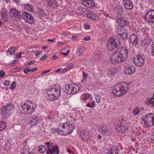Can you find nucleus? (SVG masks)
<instances>
[{"mask_svg": "<svg viewBox=\"0 0 154 154\" xmlns=\"http://www.w3.org/2000/svg\"><path fill=\"white\" fill-rule=\"evenodd\" d=\"M61 88L60 86L55 85L48 88L46 91V98L50 101L56 100L60 95Z\"/></svg>", "mask_w": 154, "mask_h": 154, "instance_id": "obj_1", "label": "nucleus"}, {"mask_svg": "<svg viewBox=\"0 0 154 154\" xmlns=\"http://www.w3.org/2000/svg\"><path fill=\"white\" fill-rule=\"evenodd\" d=\"M74 126L69 121L60 123L58 125L57 131L59 134L64 135L70 134L74 129Z\"/></svg>", "mask_w": 154, "mask_h": 154, "instance_id": "obj_2", "label": "nucleus"}, {"mask_svg": "<svg viewBox=\"0 0 154 154\" xmlns=\"http://www.w3.org/2000/svg\"><path fill=\"white\" fill-rule=\"evenodd\" d=\"M128 84L124 82L118 83L112 89V94L118 97L122 95L128 91Z\"/></svg>", "mask_w": 154, "mask_h": 154, "instance_id": "obj_3", "label": "nucleus"}, {"mask_svg": "<svg viewBox=\"0 0 154 154\" xmlns=\"http://www.w3.org/2000/svg\"><path fill=\"white\" fill-rule=\"evenodd\" d=\"M21 112L26 115H29L35 112L37 107V105L34 103L29 100L26 101L21 104Z\"/></svg>", "mask_w": 154, "mask_h": 154, "instance_id": "obj_4", "label": "nucleus"}, {"mask_svg": "<svg viewBox=\"0 0 154 154\" xmlns=\"http://www.w3.org/2000/svg\"><path fill=\"white\" fill-rule=\"evenodd\" d=\"M143 126L146 128H149L154 125V113H150L146 115L142 120Z\"/></svg>", "mask_w": 154, "mask_h": 154, "instance_id": "obj_5", "label": "nucleus"}, {"mask_svg": "<svg viewBox=\"0 0 154 154\" xmlns=\"http://www.w3.org/2000/svg\"><path fill=\"white\" fill-rule=\"evenodd\" d=\"M127 122L122 118H120L115 126L116 130L119 133L126 132L128 130Z\"/></svg>", "mask_w": 154, "mask_h": 154, "instance_id": "obj_6", "label": "nucleus"}, {"mask_svg": "<svg viewBox=\"0 0 154 154\" xmlns=\"http://www.w3.org/2000/svg\"><path fill=\"white\" fill-rule=\"evenodd\" d=\"M90 95L88 94L83 93L81 95V100L86 103V106L87 107L93 108L96 106L94 100H92Z\"/></svg>", "mask_w": 154, "mask_h": 154, "instance_id": "obj_7", "label": "nucleus"}, {"mask_svg": "<svg viewBox=\"0 0 154 154\" xmlns=\"http://www.w3.org/2000/svg\"><path fill=\"white\" fill-rule=\"evenodd\" d=\"M82 86L81 85H76L73 84L65 86V91L68 94H74L77 92L80 89Z\"/></svg>", "mask_w": 154, "mask_h": 154, "instance_id": "obj_8", "label": "nucleus"}, {"mask_svg": "<svg viewBox=\"0 0 154 154\" xmlns=\"http://www.w3.org/2000/svg\"><path fill=\"white\" fill-rule=\"evenodd\" d=\"M120 45V42L118 39H109L107 44V49L109 51L118 48Z\"/></svg>", "mask_w": 154, "mask_h": 154, "instance_id": "obj_9", "label": "nucleus"}, {"mask_svg": "<svg viewBox=\"0 0 154 154\" xmlns=\"http://www.w3.org/2000/svg\"><path fill=\"white\" fill-rule=\"evenodd\" d=\"M14 109V106L11 103H8L5 106L2 107L1 108L5 118H8L10 116V113L13 111Z\"/></svg>", "mask_w": 154, "mask_h": 154, "instance_id": "obj_10", "label": "nucleus"}, {"mask_svg": "<svg viewBox=\"0 0 154 154\" xmlns=\"http://www.w3.org/2000/svg\"><path fill=\"white\" fill-rule=\"evenodd\" d=\"M111 62L112 63L116 64L124 61L125 59L116 51L114 52L110 57Z\"/></svg>", "mask_w": 154, "mask_h": 154, "instance_id": "obj_11", "label": "nucleus"}, {"mask_svg": "<svg viewBox=\"0 0 154 154\" xmlns=\"http://www.w3.org/2000/svg\"><path fill=\"white\" fill-rule=\"evenodd\" d=\"M134 63L137 66H141L143 65L145 62V56L143 54H137L133 60Z\"/></svg>", "mask_w": 154, "mask_h": 154, "instance_id": "obj_12", "label": "nucleus"}, {"mask_svg": "<svg viewBox=\"0 0 154 154\" xmlns=\"http://www.w3.org/2000/svg\"><path fill=\"white\" fill-rule=\"evenodd\" d=\"M10 17L14 21H18L20 18L21 13L20 11L15 8H13L10 10L9 12Z\"/></svg>", "mask_w": 154, "mask_h": 154, "instance_id": "obj_13", "label": "nucleus"}, {"mask_svg": "<svg viewBox=\"0 0 154 154\" xmlns=\"http://www.w3.org/2000/svg\"><path fill=\"white\" fill-rule=\"evenodd\" d=\"M47 148V151L50 154H57L59 153L58 150V147L57 145H53L51 142H47L45 143Z\"/></svg>", "mask_w": 154, "mask_h": 154, "instance_id": "obj_14", "label": "nucleus"}, {"mask_svg": "<svg viewBox=\"0 0 154 154\" xmlns=\"http://www.w3.org/2000/svg\"><path fill=\"white\" fill-rule=\"evenodd\" d=\"M116 31V34L119 35L118 38L120 37L121 38H128L127 30L126 29H124L123 27H119L118 28Z\"/></svg>", "mask_w": 154, "mask_h": 154, "instance_id": "obj_15", "label": "nucleus"}, {"mask_svg": "<svg viewBox=\"0 0 154 154\" xmlns=\"http://www.w3.org/2000/svg\"><path fill=\"white\" fill-rule=\"evenodd\" d=\"M136 71V69L134 66L131 64H127L125 67L124 70V72L127 75H131Z\"/></svg>", "mask_w": 154, "mask_h": 154, "instance_id": "obj_16", "label": "nucleus"}, {"mask_svg": "<svg viewBox=\"0 0 154 154\" xmlns=\"http://www.w3.org/2000/svg\"><path fill=\"white\" fill-rule=\"evenodd\" d=\"M145 20L148 22H154V10L150 9L146 14Z\"/></svg>", "mask_w": 154, "mask_h": 154, "instance_id": "obj_17", "label": "nucleus"}, {"mask_svg": "<svg viewBox=\"0 0 154 154\" xmlns=\"http://www.w3.org/2000/svg\"><path fill=\"white\" fill-rule=\"evenodd\" d=\"M22 17L26 22L29 24H32L34 21V18L32 16L27 12H24L22 14Z\"/></svg>", "mask_w": 154, "mask_h": 154, "instance_id": "obj_18", "label": "nucleus"}, {"mask_svg": "<svg viewBox=\"0 0 154 154\" xmlns=\"http://www.w3.org/2000/svg\"><path fill=\"white\" fill-rule=\"evenodd\" d=\"M117 53L120 54L123 58L125 60L127 58L128 55L127 49L125 47H122L119 48L116 51Z\"/></svg>", "mask_w": 154, "mask_h": 154, "instance_id": "obj_19", "label": "nucleus"}, {"mask_svg": "<svg viewBox=\"0 0 154 154\" xmlns=\"http://www.w3.org/2000/svg\"><path fill=\"white\" fill-rule=\"evenodd\" d=\"M123 5L125 9L129 10L132 9L133 7V3L130 0H123Z\"/></svg>", "mask_w": 154, "mask_h": 154, "instance_id": "obj_20", "label": "nucleus"}, {"mask_svg": "<svg viewBox=\"0 0 154 154\" xmlns=\"http://www.w3.org/2000/svg\"><path fill=\"white\" fill-rule=\"evenodd\" d=\"M117 22L118 23L120 27H123L126 26L128 23V20L125 17L119 18L117 20Z\"/></svg>", "mask_w": 154, "mask_h": 154, "instance_id": "obj_21", "label": "nucleus"}, {"mask_svg": "<svg viewBox=\"0 0 154 154\" xmlns=\"http://www.w3.org/2000/svg\"><path fill=\"white\" fill-rule=\"evenodd\" d=\"M82 4L88 8H93L95 6V3L93 0H83Z\"/></svg>", "mask_w": 154, "mask_h": 154, "instance_id": "obj_22", "label": "nucleus"}, {"mask_svg": "<svg viewBox=\"0 0 154 154\" xmlns=\"http://www.w3.org/2000/svg\"><path fill=\"white\" fill-rule=\"evenodd\" d=\"M42 120V118L38 116H33L30 122V124L33 125L41 122Z\"/></svg>", "mask_w": 154, "mask_h": 154, "instance_id": "obj_23", "label": "nucleus"}, {"mask_svg": "<svg viewBox=\"0 0 154 154\" xmlns=\"http://www.w3.org/2000/svg\"><path fill=\"white\" fill-rule=\"evenodd\" d=\"M47 5L52 8H56L58 6V3L56 0H46Z\"/></svg>", "mask_w": 154, "mask_h": 154, "instance_id": "obj_24", "label": "nucleus"}, {"mask_svg": "<svg viewBox=\"0 0 154 154\" xmlns=\"http://www.w3.org/2000/svg\"><path fill=\"white\" fill-rule=\"evenodd\" d=\"M1 17L3 20V24H5L8 21V13L6 11H2L1 13Z\"/></svg>", "mask_w": 154, "mask_h": 154, "instance_id": "obj_25", "label": "nucleus"}, {"mask_svg": "<svg viewBox=\"0 0 154 154\" xmlns=\"http://www.w3.org/2000/svg\"><path fill=\"white\" fill-rule=\"evenodd\" d=\"M89 132L87 131L85 132L82 133L81 134V136L82 140L84 141H86L89 139Z\"/></svg>", "mask_w": 154, "mask_h": 154, "instance_id": "obj_26", "label": "nucleus"}, {"mask_svg": "<svg viewBox=\"0 0 154 154\" xmlns=\"http://www.w3.org/2000/svg\"><path fill=\"white\" fill-rule=\"evenodd\" d=\"M119 152V149L117 146L112 148L108 150L106 154H118Z\"/></svg>", "mask_w": 154, "mask_h": 154, "instance_id": "obj_27", "label": "nucleus"}, {"mask_svg": "<svg viewBox=\"0 0 154 154\" xmlns=\"http://www.w3.org/2000/svg\"><path fill=\"white\" fill-rule=\"evenodd\" d=\"M74 65V64L72 63H66L64 66L66 67V68L63 69L62 70L61 73H63L66 71L67 70L69 69L72 68Z\"/></svg>", "mask_w": 154, "mask_h": 154, "instance_id": "obj_28", "label": "nucleus"}, {"mask_svg": "<svg viewBox=\"0 0 154 154\" xmlns=\"http://www.w3.org/2000/svg\"><path fill=\"white\" fill-rule=\"evenodd\" d=\"M115 10L118 14H121L123 12V8L122 6L120 5H118L115 7Z\"/></svg>", "mask_w": 154, "mask_h": 154, "instance_id": "obj_29", "label": "nucleus"}, {"mask_svg": "<svg viewBox=\"0 0 154 154\" xmlns=\"http://www.w3.org/2000/svg\"><path fill=\"white\" fill-rule=\"evenodd\" d=\"M84 48L83 46H79L77 49L76 53L77 56H80L84 52Z\"/></svg>", "mask_w": 154, "mask_h": 154, "instance_id": "obj_30", "label": "nucleus"}, {"mask_svg": "<svg viewBox=\"0 0 154 154\" xmlns=\"http://www.w3.org/2000/svg\"><path fill=\"white\" fill-rule=\"evenodd\" d=\"M117 72V69L115 68L111 67L108 70V74L109 75H113Z\"/></svg>", "mask_w": 154, "mask_h": 154, "instance_id": "obj_31", "label": "nucleus"}, {"mask_svg": "<svg viewBox=\"0 0 154 154\" xmlns=\"http://www.w3.org/2000/svg\"><path fill=\"white\" fill-rule=\"evenodd\" d=\"M23 5L25 9L26 10L31 12H32V11H33L32 6L29 4H27Z\"/></svg>", "mask_w": 154, "mask_h": 154, "instance_id": "obj_32", "label": "nucleus"}, {"mask_svg": "<svg viewBox=\"0 0 154 154\" xmlns=\"http://www.w3.org/2000/svg\"><path fill=\"white\" fill-rule=\"evenodd\" d=\"M100 131L102 132V134L104 135L108 133V130L107 127H102L99 130Z\"/></svg>", "mask_w": 154, "mask_h": 154, "instance_id": "obj_33", "label": "nucleus"}, {"mask_svg": "<svg viewBox=\"0 0 154 154\" xmlns=\"http://www.w3.org/2000/svg\"><path fill=\"white\" fill-rule=\"evenodd\" d=\"M85 11L82 8L78 7L76 9V13L78 15H82Z\"/></svg>", "mask_w": 154, "mask_h": 154, "instance_id": "obj_34", "label": "nucleus"}, {"mask_svg": "<svg viewBox=\"0 0 154 154\" xmlns=\"http://www.w3.org/2000/svg\"><path fill=\"white\" fill-rule=\"evenodd\" d=\"M6 127V123L2 120L0 119V131L4 129Z\"/></svg>", "mask_w": 154, "mask_h": 154, "instance_id": "obj_35", "label": "nucleus"}, {"mask_svg": "<svg viewBox=\"0 0 154 154\" xmlns=\"http://www.w3.org/2000/svg\"><path fill=\"white\" fill-rule=\"evenodd\" d=\"M140 111V109L139 107H137L133 111V112L135 115H137L139 114Z\"/></svg>", "mask_w": 154, "mask_h": 154, "instance_id": "obj_36", "label": "nucleus"}, {"mask_svg": "<svg viewBox=\"0 0 154 154\" xmlns=\"http://www.w3.org/2000/svg\"><path fill=\"white\" fill-rule=\"evenodd\" d=\"M46 150V148L43 146H41L39 147V151L42 153H44Z\"/></svg>", "mask_w": 154, "mask_h": 154, "instance_id": "obj_37", "label": "nucleus"}, {"mask_svg": "<svg viewBox=\"0 0 154 154\" xmlns=\"http://www.w3.org/2000/svg\"><path fill=\"white\" fill-rule=\"evenodd\" d=\"M130 42L133 45L136 46L138 43L137 39H130Z\"/></svg>", "mask_w": 154, "mask_h": 154, "instance_id": "obj_38", "label": "nucleus"}, {"mask_svg": "<svg viewBox=\"0 0 154 154\" xmlns=\"http://www.w3.org/2000/svg\"><path fill=\"white\" fill-rule=\"evenodd\" d=\"M148 104L152 106L154 105V92L153 94V96L148 100Z\"/></svg>", "mask_w": 154, "mask_h": 154, "instance_id": "obj_39", "label": "nucleus"}, {"mask_svg": "<svg viewBox=\"0 0 154 154\" xmlns=\"http://www.w3.org/2000/svg\"><path fill=\"white\" fill-rule=\"evenodd\" d=\"M14 54L15 52V48L14 47H12L9 48L7 52L9 53V54L12 55V52Z\"/></svg>", "mask_w": 154, "mask_h": 154, "instance_id": "obj_40", "label": "nucleus"}, {"mask_svg": "<svg viewBox=\"0 0 154 154\" xmlns=\"http://www.w3.org/2000/svg\"><path fill=\"white\" fill-rule=\"evenodd\" d=\"M21 68L20 67H17L13 69V71L15 73L17 72L21 69Z\"/></svg>", "mask_w": 154, "mask_h": 154, "instance_id": "obj_41", "label": "nucleus"}, {"mask_svg": "<svg viewBox=\"0 0 154 154\" xmlns=\"http://www.w3.org/2000/svg\"><path fill=\"white\" fill-rule=\"evenodd\" d=\"M93 14H88L87 15V17L90 19H91L92 20H96V18H95L93 16Z\"/></svg>", "mask_w": 154, "mask_h": 154, "instance_id": "obj_42", "label": "nucleus"}, {"mask_svg": "<svg viewBox=\"0 0 154 154\" xmlns=\"http://www.w3.org/2000/svg\"><path fill=\"white\" fill-rule=\"evenodd\" d=\"M93 14H88L87 15V17L90 19H91L92 20H96V18H95L93 16Z\"/></svg>", "mask_w": 154, "mask_h": 154, "instance_id": "obj_43", "label": "nucleus"}, {"mask_svg": "<svg viewBox=\"0 0 154 154\" xmlns=\"http://www.w3.org/2000/svg\"><path fill=\"white\" fill-rule=\"evenodd\" d=\"M141 44L143 46L148 45V43L146 42V39H143L141 42Z\"/></svg>", "mask_w": 154, "mask_h": 154, "instance_id": "obj_44", "label": "nucleus"}, {"mask_svg": "<svg viewBox=\"0 0 154 154\" xmlns=\"http://www.w3.org/2000/svg\"><path fill=\"white\" fill-rule=\"evenodd\" d=\"M90 27V26L88 23H85L84 24V27L86 29H89Z\"/></svg>", "mask_w": 154, "mask_h": 154, "instance_id": "obj_45", "label": "nucleus"}, {"mask_svg": "<svg viewBox=\"0 0 154 154\" xmlns=\"http://www.w3.org/2000/svg\"><path fill=\"white\" fill-rule=\"evenodd\" d=\"M83 75L82 76V79L83 80H85L88 76V73H86L84 72H83Z\"/></svg>", "mask_w": 154, "mask_h": 154, "instance_id": "obj_46", "label": "nucleus"}, {"mask_svg": "<svg viewBox=\"0 0 154 154\" xmlns=\"http://www.w3.org/2000/svg\"><path fill=\"white\" fill-rule=\"evenodd\" d=\"M151 55L154 57V42L153 43L152 45V51L150 53Z\"/></svg>", "mask_w": 154, "mask_h": 154, "instance_id": "obj_47", "label": "nucleus"}, {"mask_svg": "<svg viewBox=\"0 0 154 154\" xmlns=\"http://www.w3.org/2000/svg\"><path fill=\"white\" fill-rule=\"evenodd\" d=\"M42 51H39L37 53L35 54V58H37L39 56V55L42 54Z\"/></svg>", "mask_w": 154, "mask_h": 154, "instance_id": "obj_48", "label": "nucleus"}, {"mask_svg": "<svg viewBox=\"0 0 154 154\" xmlns=\"http://www.w3.org/2000/svg\"><path fill=\"white\" fill-rule=\"evenodd\" d=\"M15 83H16L14 82H12L11 85L10 87V88L11 89H13L14 88L15 86Z\"/></svg>", "mask_w": 154, "mask_h": 154, "instance_id": "obj_49", "label": "nucleus"}, {"mask_svg": "<svg viewBox=\"0 0 154 154\" xmlns=\"http://www.w3.org/2000/svg\"><path fill=\"white\" fill-rule=\"evenodd\" d=\"M10 82L9 81L6 80L4 82V85L7 86H8L9 85Z\"/></svg>", "mask_w": 154, "mask_h": 154, "instance_id": "obj_50", "label": "nucleus"}, {"mask_svg": "<svg viewBox=\"0 0 154 154\" xmlns=\"http://www.w3.org/2000/svg\"><path fill=\"white\" fill-rule=\"evenodd\" d=\"M97 103H99L100 100V97L99 96H96L95 97Z\"/></svg>", "mask_w": 154, "mask_h": 154, "instance_id": "obj_51", "label": "nucleus"}, {"mask_svg": "<svg viewBox=\"0 0 154 154\" xmlns=\"http://www.w3.org/2000/svg\"><path fill=\"white\" fill-rule=\"evenodd\" d=\"M130 38H137V36L134 33L132 34L130 36Z\"/></svg>", "mask_w": 154, "mask_h": 154, "instance_id": "obj_52", "label": "nucleus"}, {"mask_svg": "<svg viewBox=\"0 0 154 154\" xmlns=\"http://www.w3.org/2000/svg\"><path fill=\"white\" fill-rule=\"evenodd\" d=\"M5 75V72L3 71H0V77H3Z\"/></svg>", "mask_w": 154, "mask_h": 154, "instance_id": "obj_53", "label": "nucleus"}, {"mask_svg": "<svg viewBox=\"0 0 154 154\" xmlns=\"http://www.w3.org/2000/svg\"><path fill=\"white\" fill-rule=\"evenodd\" d=\"M29 72H30V69L28 68H26V69H25L23 71V72L25 74H27Z\"/></svg>", "mask_w": 154, "mask_h": 154, "instance_id": "obj_54", "label": "nucleus"}, {"mask_svg": "<svg viewBox=\"0 0 154 154\" xmlns=\"http://www.w3.org/2000/svg\"><path fill=\"white\" fill-rule=\"evenodd\" d=\"M51 71L50 69L46 70L42 72H41V74L42 75H44L45 74H46L47 73Z\"/></svg>", "mask_w": 154, "mask_h": 154, "instance_id": "obj_55", "label": "nucleus"}, {"mask_svg": "<svg viewBox=\"0 0 154 154\" xmlns=\"http://www.w3.org/2000/svg\"><path fill=\"white\" fill-rule=\"evenodd\" d=\"M63 69H62V68H60L58 69H57V70H55L54 71V72H59V71H60V73H61V72H62V70Z\"/></svg>", "mask_w": 154, "mask_h": 154, "instance_id": "obj_56", "label": "nucleus"}, {"mask_svg": "<svg viewBox=\"0 0 154 154\" xmlns=\"http://www.w3.org/2000/svg\"><path fill=\"white\" fill-rule=\"evenodd\" d=\"M48 56L47 55H45L42 56L40 59L41 60H44L47 58L48 57Z\"/></svg>", "mask_w": 154, "mask_h": 154, "instance_id": "obj_57", "label": "nucleus"}, {"mask_svg": "<svg viewBox=\"0 0 154 154\" xmlns=\"http://www.w3.org/2000/svg\"><path fill=\"white\" fill-rule=\"evenodd\" d=\"M58 58V57L56 55H53V57H52V59L53 60H54L57 59Z\"/></svg>", "mask_w": 154, "mask_h": 154, "instance_id": "obj_58", "label": "nucleus"}, {"mask_svg": "<svg viewBox=\"0 0 154 154\" xmlns=\"http://www.w3.org/2000/svg\"><path fill=\"white\" fill-rule=\"evenodd\" d=\"M64 43L63 42H60L57 43V46L58 47H60L64 45Z\"/></svg>", "mask_w": 154, "mask_h": 154, "instance_id": "obj_59", "label": "nucleus"}, {"mask_svg": "<svg viewBox=\"0 0 154 154\" xmlns=\"http://www.w3.org/2000/svg\"><path fill=\"white\" fill-rule=\"evenodd\" d=\"M23 53V52H21L19 53V54H17L16 57L17 58H19L21 57V55H22Z\"/></svg>", "mask_w": 154, "mask_h": 154, "instance_id": "obj_60", "label": "nucleus"}, {"mask_svg": "<svg viewBox=\"0 0 154 154\" xmlns=\"http://www.w3.org/2000/svg\"><path fill=\"white\" fill-rule=\"evenodd\" d=\"M67 151L69 154H74L72 151L69 149H67Z\"/></svg>", "mask_w": 154, "mask_h": 154, "instance_id": "obj_61", "label": "nucleus"}, {"mask_svg": "<svg viewBox=\"0 0 154 154\" xmlns=\"http://www.w3.org/2000/svg\"><path fill=\"white\" fill-rule=\"evenodd\" d=\"M81 38L80 37V36L79 35H75L72 36V37L71 38Z\"/></svg>", "mask_w": 154, "mask_h": 154, "instance_id": "obj_62", "label": "nucleus"}, {"mask_svg": "<svg viewBox=\"0 0 154 154\" xmlns=\"http://www.w3.org/2000/svg\"><path fill=\"white\" fill-rule=\"evenodd\" d=\"M56 131H57L55 128H53L51 129V131L52 133H54Z\"/></svg>", "mask_w": 154, "mask_h": 154, "instance_id": "obj_63", "label": "nucleus"}, {"mask_svg": "<svg viewBox=\"0 0 154 154\" xmlns=\"http://www.w3.org/2000/svg\"><path fill=\"white\" fill-rule=\"evenodd\" d=\"M30 64L29 63H28L26 65H25V66L26 68L29 69V68L30 67Z\"/></svg>", "mask_w": 154, "mask_h": 154, "instance_id": "obj_64", "label": "nucleus"}]
</instances>
